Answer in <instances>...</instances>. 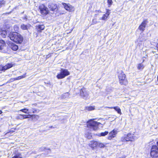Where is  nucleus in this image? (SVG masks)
I'll list each match as a JSON object with an SVG mask.
<instances>
[{
	"mask_svg": "<svg viewBox=\"0 0 158 158\" xmlns=\"http://www.w3.org/2000/svg\"><path fill=\"white\" fill-rule=\"evenodd\" d=\"M48 7L51 10H54L56 8L57 6L56 5L51 3L49 4Z\"/></svg>",
	"mask_w": 158,
	"mask_h": 158,
	"instance_id": "nucleus-21",
	"label": "nucleus"
},
{
	"mask_svg": "<svg viewBox=\"0 0 158 158\" xmlns=\"http://www.w3.org/2000/svg\"><path fill=\"white\" fill-rule=\"evenodd\" d=\"M31 27V25L29 24L25 25L24 24L22 23L20 26V28L23 30H27L30 28Z\"/></svg>",
	"mask_w": 158,
	"mask_h": 158,
	"instance_id": "nucleus-13",
	"label": "nucleus"
},
{
	"mask_svg": "<svg viewBox=\"0 0 158 158\" xmlns=\"http://www.w3.org/2000/svg\"><path fill=\"white\" fill-rule=\"evenodd\" d=\"M13 157L12 158H22L21 154L19 152H16L13 154Z\"/></svg>",
	"mask_w": 158,
	"mask_h": 158,
	"instance_id": "nucleus-20",
	"label": "nucleus"
},
{
	"mask_svg": "<svg viewBox=\"0 0 158 158\" xmlns=\"http://www.w3.org/2000/svg\"><path fill=\"white\" fill-rule=\"evenodd\" d=\"M5 1L4 0L0 1V8L4 5L5 4Z\"/></svg>",
	"mask_w": 158,
	"mask_h": 158,
	"instance_id": "nucleus-33",
	"label": "nucleus"
},
{
	"mask_svg": "<svg viewBox=\"0 0 158 158\" xmlns=\"http://www.w3.org/2000/svg\"><path fill=\"white\" fill-rule=\"evenodd\" d=\"M144 68V65L142 63L139 64L137 68L139 70H142Z\"/></svg>",
	"mask_w": 158,
	"mask_h": 158,
	"instance_id": "nucleus-24",
	"label": "nucleus"
},
{
	"mask_svg": "<svg viewBox=\"0 0 158 158\" xmlns=\"http://www.w3.org/2000/svg\"><path fill=\"white\" fill-rule=\"evenodd\" d=\"M110 10L109 9L106 10V12L105 14L103 15V16L101 18V19L102 20H106L107 19V17L109 16L110 14Z\"/></svg>",
	"mask_w": 158,
	"mask_h": 158,
	"instance_id": "nucleus-14",
	"label": "nucleus"
},
{
	"mask_svg": "<svg viewBox=\"0 0 158 158\" xmlns=\"http://www.w3.org/2000/svg\"><path fill=\"white\" fill-rule=\"evenodd\" d=\"M2 113V111L1 110H0V114H1Z\"/></svg>",
	"mask_w": 158,
	"mask_h": 158,
	"instance_id": "nucleus-41",
	"label": "nucleus"
},
{
	"mask_svg": "<svg viewBox=\"0 0 158 158\" xmlns=\"http://www.w3.org/2000/svg\"><path fill=\"white\" fill-rule=\"evenodd\" d=\"M80 94L81 96L85 99L87 98L89 95V93L84 88L81 89Z\"/></svg>",
	"mask_w": 158,
	"mask_h": 158,
	"instance_id": "nucleus-9",
	"label": "nucleus"
},
{
	"mask_svg": "<svg viewBox=\"0 0 158 158\" xmlns=\"http://www.w3.org/2000/svg\"><path fill=\"white\" fill-rule=\"evenodd\" d=\"M19 111H22L23 112V109H21Z\"/></svg>",
	"mask_w": 158,
	"mask_h": 158,
	"instance_id": "nucleus-40",
	"label": "nucleus"
},
{
	"mask_svg": "<svg viewBox=\"0 0 158 158\" xmlns=\"http://www.w3.org/2000/svg\"><path fill=\"white\" fill-rule=\"evenodd\" d=\"M156 47L157 50L158 51V43L156 44Z\"/></svg>",
	"mask_w": 158,
	"mask_h": 158,
	"instance_id": "nucleus-37",
	"label": "nucleus"
},
{
	"mask_svg": "<svg viewBox=\"0 0 158 158\" xmlns=\"http://www.w3.org/2000/svg\"><path fill=\"white\" fill-rule=\"evenodd\" d=\"M13 131H10V132H9L7 133H7H13Z\"/></svg>",
	"mask_w": 158,
	"mask_h": 158,
	"instance_id": "nucleus-39",
	"label": "nucleus"
},
{
	"mask_svg": "<svg viewBox=\"0 0 158 158\" xmlns=\"http://www.w3.org/2000/svg\"><path fill=\"white\" fill-rule=\"evenodd\" d=\"M69 74L70 73L67 69H62L60 73L57 74V77L59 79H62Z\"/></svg>",
	"mask_w": 158,
	"mask_h": 158,
	"instance_id": "nucleus-5",
	"label": "nucleus"
},
{
	"mask_svg": "<svg viewBox=\"0 0 158 158\" xmlns=\"http://www.w3.org/2000/svg\"><path fill=\"white\" fill-rule=\"evenodd\" d=\"M97 22L96 21V20L95 19H94L93 20V23L94 24H96L97 23Z\"/></svg>",
	"mask_w": 158,
	"mask_h": 158,
	"instance_id": "nucleus-36",
	"label": "nucleus"
},
{
	"mask_svg": "<svg viewBox=\"0 0 158 158\" xmlns=\"http://www.w3.org/2000/svg\"><path fill=\"white\" fill-rule=\"evenodd\" d=\"M63 5L64 6V8L66 10L69 11L72 10L73 7L70 5H68L65 3H64L63 4Z\"/></svg>",
	"mask_w": 158,
	"mask_h": 158,
	"instance_id": "nucleus-19",
	"label": "nucleus"
},
{
	"mask_svg": "<svg viewBox=\"0 0 158 158\" xmlns=\"http://www.w3.org/2000/svg\"><path fill=\"white\" fill-rule=\"evenodd\" d=\"M25 77V75H24L23 76H19L18 77H17V78H15V80H19V79H20L23 78H24Z\"/></svg>",
	"mask_w": 158,
	"mask_h": 158,
	"instance_id": "nucleus-30",
	"label": "nucleus"
},
{
	"mask_svg": "<svg viewBox=\"0 0 158 158\" xmlns=\"http://www.w3.org/2000/svg\"><path fill=\"white\" fill-rule=\"evenodd\" d=\"M112 3L113 2L112 0H108L107 3L109 6H108L110 7V6L112 4Z\"/></svg>",
	"mask_w": 158,
	"mask_h": 158,
	"instance_id": "nucleus-34",
	"label": "nucleus"
},
{
	"mask_svg": "<svg viewBox=\"0 0 158 158\" xmlns=\"http://www.w3.org/2000/svg\"><path fill=\"white\" fill-rule=\"evenodd\" d=\"M15 65V64L12 63H8L4 66L0 65V70L5 71L6 70L9 69Z\"/></svg>",
	"mask_w": 158,
	"mask_h": 158,
	"instance_id": "nucleus-8",
	"label": "nucleus"
},
{
	"mask_svg": "<svg viewBox=\"0 0 158 158\" xmlns=\"http://www.w3.org/2000/svg\"><path fill=\"white\" fill-rule=\"evenodd\" d=\"M23 115V119L28 118L29 117L28 116L32 117V118H35L36 119H37L39 118V116L36 115H32L31 116L30 115H25V114H23V115Z\"/></svg>",
	"mask_w": 158,
	"mask_h": 158,
	"instance_id": "nucleus-16",
	"label": "nucleus"
},
{
	"mask_svg": "<svg viewBox=\"0 0 158 158\" xmlns=\"http://www.w3.org/2000/svg\"><path fill=\"white\" fill-rule=\"evenodd\" d=\"M5 45L6 43L4 41L2 40H0V50L3 48Z\"/></svg>",
	"mask_w": 158,
	"mask_h": 158,
	"instance_id": "nucleus-22",
	"label": "nucleus"
},
{
	"mask_svg": "<svg viewBox=\"0 0 158 158\" xmlns=\"http://www.w3.org/2000/svg\"><path fill=\"white\" fill-rule=\"evenodd\" d=\"M125 156H123L122 157H119V158H125Z\"/></svg>",
	"mask_w": 158,
	"mask_h": 158,
	"instance_id": "nucleus-38",
	"label": "nucleus"
},
{
	"mask_svg": "<svg viewBox=\"0 0 158 158\" xmlns=\"http://www.w3.org/2000/svg\"><path fill=\"white\" fill-rule=\"evenodd\" d=\"M119 74L118 75L120 83L122 85H126L127 81L126 78V76L122 71L118 72Z\"/></svg>",
	"mask_w": 158,
	"mask_h": 158,
	"instance_id": "nucleus-2",
	"label": "nucleus"
},
{
	"mask_svg": "<svg viewBox=\"0 0 158 158\" xmlns=\"http://www.w3.org/2000/svg\"><path fill=\"white\" fill-rule=\"evenodd\" d=\"M100 123H98L94 120H91L88 122L87 127L94 130H96L98 128V126L100 124Z\"/></svg>",
	"mask_w": 158,
	"mask_h": 158,
	"instance_id": "nucleus-3",
	"label": "nucleus"
},
{
	"mask_svg": "<svg viewBox=\"0 0 158 158\" xmlns=\"http://www.w3.org/2000/svg\"><path fill=\"white\" fill-rule=\"evenodd\" d=\"M85 136L87 138L90 139L92 137V135L91 133H87L85 134Z\"/></svg>",
	"mask_w": 158,
	"mask_h": 158,
	"instance_id": "nucleus-32",
	"label": "nucleus"
},
{
	"mask_svg": "<svg viewBox=\"0 0 158 158\" xmlns=\"http://www.w3.org/2000/svg\"><path fill=\"white\" fill-rule=\"evenodd\" d=\"M41 148V149H42V150H44V149H45V148Z\"/></svg>",
	"mask_w": 158,
	"mask_h": 158,
	"instance_id": "nucleus-42",
	"label": "nucleus"
},
{
	"mask_svg": "<svg viewBox=\"0 0 158 158\" xmlns=\"http://www.w3.org/2000/svg\"><path fill=\"white\" fill-rule=\"evenodd\" d=\"M98 145V141L93 140L91 141L89 143V146L92 148L97 147Z\"/></svg>",
	"mask_w": 158,
	"mask_h": 158,
	"instance_id": "nucleus-12",
	"label": "nucleus"
},
{
	"mask_svg": "<svg viewBox=\"0 0 158 158\" xmlns=\"http://www.w3.org/2000/svg\"><path fill=\"white\" fill-rule=\"evenodd\" d=\"M157 145L158 146V142H157Z\"/></svg>",
	"mask_w": 158,
	"mask_h": 158,
	"instance_id": "nucleus-44",
	"label": "nucleus"
},
{
	"mask_svg": "<svg viewBox=\"0 0 158 158\" xmlns=\"http://www.w3.org/2000/svg\"><path fill=\"white\" fill-rule=\"evenodd\" d=\"M148 22L147 20H144L139 26L138 27L139 29L142 32L143 31L145 30V27L146 26Z\"/></svg>",
	"mask_w": 158,
	"mask_h": 158,
	"instance_id": "nucleus-10",
	"label": "nucleus"
},
{
	"mask_svg": "<svg viewBox=\"0 0 158 158\" xmlns=\"http://www.w3.org/2000/svg\"><path fill=\"white\" fill-rule=\"evenodd\" d=\"M27 16H26V17H25V19H27Z\"/></svg>",
	"mask_w": 158,
	"mask_h": 158,
	"instance_id": "nucleus-43",
	"label": "nucleus"
},
{
	"mask_svg": "<svg viewBox=\"0 0 158 158\" xmlns=\"http://www.w3.org/2000/svg\"><path fill=\"white\" fill-rule=\"evenodd\" d=\"M97 147L100 148H103L105 147V145L103 143L98 141V145H97Z\"/></svg>",
	"mask_w": 158,
	"mask_h": 158,
	"instance_id": "nucleus-27",
	"label": "nucleus"
},
{
	"mask_svg": "<svg viewBox=\"0 0 158 158\" xmlns=\"http://www.w3.org/2000/svg\"><path fill=\"white\" fill-rule=\"evenodd\" d=\"M108 133V131H105L104 132H102L100 134V136H105L106 135H107Z\"/></svg>",
	"mask_w": 158,
	"mask_h": 158,
	"instance_id": "nucleus-31",
	"label": "nucleus"
},
{
	"mask_svg": "<svg viewBox=\"0 0 158 158\" xmlns=\"http://www.w3.org/2000/svg\"><path fill=\"white\" fill-rule=\"evenodd\" d=\"M44 28V25H39L38 26V31H41L43 30Z\"/></svg>",
	"mask_w": 158,
	"mask_h": 158,
	"instance_id": "nucleus-26",
	"label": "nucleus"
},
{
	"mask_svg": "<svg viewBox=\"0 0 158 158\" xmlns=\"http://www.w3.org/2000/svg\"><path fill=\"white\" fill-rule=\"evenodd\" d=\"M105 108H113L116 111H117L118 113L120 114H121V110L119 107L118 106H115L114 107H106Z\"/></svg>",
	"mask_w": 158,
	"mask_h": 158,
	"instance_id": "nucleus-18",
	"label": "nucleus"
},
{
	"mask_svg": "<svg viewBox=\"0 0 158 158\" xmlns=\"http://www.w3.org/2000/svg\"><path fill=\"white\" fill-rule=\"evenodd\" d=\"M16 118L17 119L23 120V115L22 114H19L18 116L16 117Z\"/></svg>",
	"mask_w": 158,
	"mask_h": 158,
	"instance_id": "nucleus-29",
	"label": "nucleus"
},
{
	"mask_svg": "<svg viewBox=\"0 0 158 158\" xmlns=\"http://www.w3.org/2000/svg\"><path fill=\"white\" fill-rule=\"evenodd\" d=\"M9 46L10 48L14 51H16L18 49V46L13 43L10 44Z\"/></svg>",
	"mask_w": 158,
	"mask_h": 158,
	"instance_id": "nucleus-15",
	"label": "nucleus"
},
{
	"mask_svg": "<svg viewBox=\"0 0 158 158\" xmlns=\"http://www.w3.org/2000/svg\"><path fill=\"white\" fill-rule=\"evenodd\" d=\"M150 154L153 158H158V148L156 146H152Z\"/></svg>",
	"mask_w": 158,
	"mask_h": 158,
	"instance_id": "nucleus-4",
	"label": "nucleus"
},
{
	"mask_svg": "<svg viewBox=\"0 0 158 158\" xmlns=\"http://www.w3.org/2000/svg\"><path fill=\"white\" fill-rule=\"evenodd\" d=\"M95 109V107L94 106H87L85 107V110L88 111H91Z\"/></svg>",
	"mask_w": 158,
	"mask_h": 158,
	"instance_id": "nucleus-23",
	"label": "nucleus"
},
{
	"mask_svg": "<svg viewBox=\"0 0 158 158\" xmlns=\"http://www.w3.org/2000/svg\"><path fill=\"white\" fill-rule=\"evenodd\" d=\"M28 111V109H26V108H24V109H23V112H24V113H25L28 114V113L27 112V111Z\"/></svg>",
	"mask_w": 158,
	"mask_h": 158,
	"instance_id": "nucleus-35",
	"label": "nucleus"
},
{
	"mask_svg": "<svg viewBox=\"0 0 158 158\" xmlns=\"http://www.w3.org/2000/svg\"><path fill=\"white\" fill-rule=\"evenodd\" d=\"M117 133L116 130L114 129L112 131L110 132L109 134V136L108 137V139H111L112 138L115 137L116 134Z\"/></svg>",
	"mask_w": 158,
	"mask_h": 158,
	"instance_id": "nucleus-11",
	"label": "nucleus"
},
{
	"mask_svg": "<svg viewBox=\"0 0 158 158\" xmlns=\"http://www.w3.org/2000/svg\"><path fill=\"white\" fill-rule=\"evenodd\" d=\"M48 149L50 151V149L49 148Z\"/></svg>",
	"mask_w": 158,
	"mask_h": 158,
	"instance_id": "nucleus-45",
	"label": "nucleus"
},
{
	"mask_svg": "<svg viewBox=\"0 0 158 158\" xmlns=\"http://www.w3.org/2000/svg\"><path fill=\"white\" fill-rule=\"evenodd\" d=\"M14 30L15 31H17L19 30V26L17 25H15L14 26Z\"/></svg>",
	"mask_w": 158,
	"mask_h": 158,
	"instance_id": "nucleus-28",
	"label": "nucleus"
},
{
	"mask_svg": "<svg viewBox=\"0 0 158 158\" xmlns=\"http://www.w3.org/2000/svg\"><path fill=\"white\" fill-rule=\"evenodd\" d=\"M41 13L43 15H46L48 13L49 11L47 7L43 4L40 5L39 7Z\"/></svg>",
	"mask_w": 158,
	"mask_h": 158,
	"instance_id": "nucleus-7",
	"label": "nucleus"
},
{
	"mask_svg": "<svg viewBox=\"0 0 158 158\" xmlns=\"http://www.w3.org/2000/svg\"><path fill=\"white\" fill-rule=\"evenodd\" d=\"M7 32L6 30H3L2 29H0V35L2 37L5 38L7 34Z\"/></svg>",
	"mask_w": 158,
	"mask_h": 158,
	"instance_id": "nucleus-17",
	"label": "nucleus"
},
{
	"mask_svg": "<svg viewBox=\"0 0 158 158\" xmlns=\"http://www.w3.org/2000/svg\"><path fill=\"white\" fill-rule=\"evenodd\" d=\"M8 36L11 40L17 43L21 44L23 40V36L16 32H10Z\"/></svg>",
	"mask_w": 158,
	"mask_h": 158,
	"instance_id": "nucleus-1",
	"label": "nucleus"
},
{
	"mask_svg": "<svg viewBox=\"0 0 158 158\" xmlns=\"http://www.w3.org/2000/svg\"><path fill=\"white\" fill-rule=\"evenodd\" d=\"M134 139L133 138L132 135L131 134L129 133L126 135H124L121 138V140L122 141H133Z\"/></svg>",
	"mask_w": 158,
	"mask_h": 158,
	"instance_id": "nucleus-6",
	"label": "nucleus"
},
{
	"mask_svg": "<svg viewBox=\"0 0 158 158\" xmlns=\"http://www.w3.org/2000/svg\"><path fill=\"white\" fill-rule=\"evenodd\" d=\"M69 96V94L68 93L64 94L62 96V98L65 99L68 98Z\"/></svg>",
	"mask_w": 158,
	"mask_h": 158,
	"instance_id": "nucleus-25",
	"label": "nucleus"
}]
</instances>
